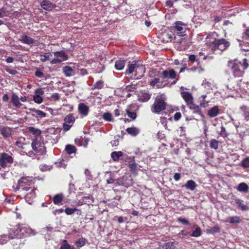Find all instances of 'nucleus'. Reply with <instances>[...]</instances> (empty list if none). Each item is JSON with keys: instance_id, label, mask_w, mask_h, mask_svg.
<instances>
[{"instance_id": "obj_29", "label": "nucleus", "mask_w": 249, "mask_h": 249, "mask_svg": "<svg viewBox=\"0 0 249 249\" xmlns=\"http://www.w3.org/2000/svg\"><path fill=\"white\" fill-rule=\"evenodd\" d=\"M63 72L66 76H71L74 75L73 70L70 66H65L63 69Z\"/></svg>"}, {"instance_id": "obj_27", "label": "nucleus", "mask_w": 249, "mask_h": 249, "mask_svg": "<svg viewBox=\"0 0 249 249\" xmlns=\"http://www.w3.org/2000/svg\"><path fill=\"white\" fill-rule=\"evenodd\" d=\"M53 57V54L50 53H45L44 54H40V60L41 61L44 62L47 60H51V61Z\"/></svg>"}, {"instance_id": "obj_8", "label": "nucleus", "mask_w": 249, "mask_h": 249, "mask_svg": "<svg viewBox=\"0 0 249 249\" xmlns=\"http://www.w3.org/2000/svg\"><path fill=\"white\" fill-rule=\"evenodd\" d=\"M13 162V158L6 153H3L0 157V165L2 167L9 166Z\"/></svg>"}, {"instance_id": "obj_45", "label": "nucleus", "mask_w": 249, "mask_h": 249, "mask_svg": "<svg viewBox=\"0 0 249 249\" xmlns=\"http://www.w3.org/2000/svg\"><path fill=\"white\" fill-rule=\"evenodd\" d=\"M220 231V227L218 226H215L210 229L207 230V233H212L219 232Z\"/></svg>"}, {"instance_id": "obj_10", "label": "nucleus", "mask_w": 249, "mask_h": 249, "mask_svg": "<svg viewBox=\"0 0 249 249\" xmlns=\"http://www.w3.org/2000/svg\"><path fill=\"white\" fill-rule=\"evenodd\" d=\"M175 24L174 28L178 36H184L186 28V25L180 21H176Z\"/></svg>"}, {"instance_id": "obj_24", "label": "nucleus", "mask_w": 249, "mask_h": 249, "mask_svg": "<svg viewBox=\"0 0 249 249\" xmlns=\"http://www.w3.org/2000/svg\"><path fill=\"white\" fill-rule=\"evenodd\" d=\"M126 131L132 136H136L140 133V130L136 127H131L127 128Z\"/></svg>"}, {"instance_id": "obj_5", "label": "nucleus", "mask_w": 249, "mask_h": 249, "mask_svg": "<svg viewBox=\"0 0 249 249\" xmlns=\"http://www.w3.org/2000/svg\"><path fill=\"white\" fill-rule=\"evenodd\" d=\"M33 149L39 155H44L46 154V150L43 142L37 139H34L32 143Z\"/></svg>"}, {"instance_id": "obj_40", "label": "nucleus", "mask_w": 249, "mask_h": 249, "mask_svg": "<svg viewBox=\"0 0 249 249\" xmlns=\"http://www.w3.org/2000/svg\"><path fill=\"white\" fill-rule=\"evenodd\" d=\"M202 85L207 91H209L212 89V84L211 82L207 81L206 80H203Z\"/></svg>"}, {"instance_id": "obj_52", "label": "nucleus", "mask_w": 249, "mask_h": 249, "mask_svg": "<svg viewBox=\"0 0 249 249\" xmlns=\"http://www.w3.org/2000/svg\"><path fill=\"white\" fill-rule=\"evenodd\" d=\"M76 210H77L76 208H67L65 210V212L67 215H71L75 212Z\"/></svg>"}, {"instance_id": "obj_21", "label": "nucleus", "mask_w": 249, "mask_h": 249, "mask_svg": "<svg viewBox=\"0 0 249 249\" xmlns=\"http://www.w3.org/2000/svg\"><path fill=\"white\" fill-rule=\"evenodd\" d=\"M235 203L238 207L243 211H246L248 210V207L247 205L244 204V201L239 198H236L235 199Z\"/></svg>"}, {"instance_id": "obj_23", "label": "nucleus", "mask_w": 249, "mask_h": 249, "mask_svg": "<svg viewBox=\"0 0 249 249\" xmlns=\"http://www.w3.org/2000/svg\"><path fill=\"white\" fill-rule=\"evenodd\" d=\"M236 189L240 192L247 193L249 190V187L246 183L242 182L238 184Z\"/></svg>"}, {"instance_id": "obj_39", "label": "nucleus", "mask_w": 249, "mask_h": 249, "mask_svg": "<svg viewBox=\"0 0 249 249\" xmlns=\"http://www.w3.org/2000/svg\"><path fill=\"white\" fill-rule=\"evenodd\" d=\"M63 198V196L62 194H57L53 197V201L55 204H59Z\"/></svg>"}, {"instance_id": "obj_17", "label": "nucleus", "mask_w": 249, "mask_h": 249, "mask_svg": "<svg viewBox=\"0 0 249 249\" xmlns=\"http://www.w3.org/2000/svg\"><path fill=\"white\" fill-rule=\"evenodd\" d=\"M78 110L81 114L86 116L88 115L89 109L87 106L84 103H80L78 105Z\"/></svg>"}, {"instance_id": "obj_36", "label": "nucleus", "mask_w": 249, "mask_h": 249, "mask_svg": "<svg viewBox=\"0 0 249 249\" xmlns=\"http://www.w3.org/2000/svg\"><path fill=\"white\" fill-rule=\"evenodd\" d=\"M87 242L85 238L82 237L77 239L75 242V245L77 248H81L83 247Z\"/></svg>"}, {"instance_id": "obj_58", "label": "nucleus", "mask_w": 249, "mask_h": 249, "mask_svg": "<svg viewBox=\"0 0 249 249\" xmlns=\"http://www.w3.org/2000/svg\"><path fill=\"white\" fill-rule=\"evenodd\" d=\"M56 166L59 167L65 168L66 167V164L64 162V160H62L58 163H56Z\"/></svg>"}, {"instance_id": "obj_3", "label": "nucleus", "mask_w": 249, "mask_h": 249, "mask_svg": "<svg viewBox=\"0 0 249 249\" xmlns=\"http://www.w3.org/2000/svg\"><path fill=\"white\" fill-rule=\"evenodd\" d=\"M165 101V97L164 95L161 94L157 96L151 107L152 112L159 114L161 111L164 110L167 106V103Z\"/></svg>"}, {"instance_id": "obj_61", "label": "nucleus", "mask_w": 249, "mask_h": 249, "mask_svg": "<svg viewBox=\"0 0 249 249\" xmlns=\"http://www.w3.org/2000/svg\"><path fill=\"white\" fill-rule=\"evenodd\" d=\"M35 75L36 76L39 78H42L44 76L43 72L40 71H36L35 72Z\"/></svg>"}, {"instance_id": "obj_25", "label": "nucleus", "mask_w": 249, "mask_h": 249, "mask_svg": "<svg viewBox=\"0 0 249 249\" xmlns=\"http://www.w3.org/2000/svg\"><path fill=\"white\" fill-rule=\"evenodd\" d=\"M189 108L193 110L194 113H198L201 115L202 117H204V115L202 114L201 109L199 107L193 103V102L188 105Z\"/></svg>"}, {"instance_id": "obj_26", "label": "nucleus", "mask_w": 249, "mask_h": 249, "mask_svg": "<svg viewBox=\"0 0 249 249\" xmlns=\"http://www.w3.org/2000/svg\"><path fill=\"white\" fill-rule=\"evenodd\" d=\"M20 40L22 42L28 45L32 44L35 42L33 38L26 35L22 36L21 37Z\"/></svg>"}, {"instance_id": "obj_20", "label": "nucleus", "mask_w": 249, "mask_h": 249, "mask_svg": "<svg viewBox=\"0 0 249 249\" xmlns=\"http://www.w3.org/2000/svg\"><path fill=\"white\" fill-rule=\"evenodd\" d=\"M11 102L13 105L17 108H19L22 106V104L20 102L19 98L15 93L12 94Z\"/></svg>"}, {"instance_id": "obj_1", "label": "nucleus", "mask_w": 249, "mask_h": 249, "mask_svg": "<svg viewBox=\"0 0 249 249\" xmlns=\"http://www.w3.org/2000/svg\"><path fill=\"white\" fill-rule=\"evenodd\" d=\"M33 184V178L30 177H23L18 181V185L15 189L16 191L21 189L22 191H29L31 190L29 193L26 194V199L34 198L35 196V193L31 189V186Z\"/></svg>"}, {"instance_id": "obj_47", "label": "nucleus", "mask_w": 249, "mask_h": 249, "mask_svg": "<svg viewBox=\"0 0 249 249\" xmlns=\"http://www.w3.org/2000/svg\"><path fill=\"white\" fill-rule=\"evenodd\" d=\"M103 119L108 122L112 121V116L111 113L108 112H106L103 115Z\"/></svg>"}, {"instance_id": "obj_38", "label": "nucleus", "mask_w": 249, "mask_h": 249, "mask_svg": "<svg viewBox=\"0 0 249 249\" xmlns=\"http://www.w3.org/2000/svg\"><path fill=\"white\" fill-rule=\"evenodd\" d=\"M241 109L243 112V116L245 119L248 121L249 120V108L245 106H243L241 107Z\"/></svg>"}, {"instance_id": "obj_15", "label": "nucleus", "mask_w": 249, "mask_h": 249, "mask_svg": "<svg viewBox=\"0 0 249 249\" xmlns=\"http://www.w3.org/2000/svg\"><path fill=\"white\" fill-rule=\"evenodd\" d=\"M181 95L188 106L193 102V97L191 93L186 91H181Z\"/></svg>"}, {"instance_id": "obj_63", "label": "nucleus", "mask_w": 249, "mask_h": 249, "mask_svg": "<svg viewBox=\"0 0 249 249\" xmlns=\"http://www.w3.org/2000/svg\"><path fill=\"white\" fill-rule=\"evenodd\" d=\"M52 98L54 100H58L60 99V96L57 93H54L52 95Z\"/></svg>"}, {"instance_id": "obj_22", "label": "nucleus", "mask_w": 249, "mask_h": 249, "mask_svg": "<svg viewBox=\"0 0 249 249\" xmlns=\"http://www.w3.org/2000/svg\"><path fill=\"white\" fill-rule=\"evenodd\" d=\"M29 110L35 113L32 114V116L33 117H39L40 118H42L46 116V113L40 110L36 109L35 108H30Z\"/></svg>"}, {"instance_id": "obj_59", "label": "nucleus", "mask_w": 249, "mask_h": 249, "mask_svg": "<svg viewBox=\"0 0 249 249\" xmlns=\"http://www.w3.org/2000/svg\"><path fill=\"white\" fill-rule=\"evenodd\" d=\"M127 218L126 217L120 216L118 218V221L119 223H122L127 221Z\"/></svg>"}, {"instance_id": "obj_54", "label": "nucleus", "mask_w": 249, "mask_h": 249, "mask_svg": "<svg viewBox=\"0 0 249 249\" xmlns=\"http://www.w3.org/2000/svg\"><path fill=\"white\" fill-rule=\"evenodd\" d=\"M35 93L36 95L41 96L44 93V91L41 88H38L35 90Z\"/></svg>"}, {"instance_id": "obj_4", "label": "nucleus", "mask_w": 249, "mask_h": 249, "mask_svg": "<svg viewBox=\"0 0 249 249\" xmlns=\"http://www.w3.org/2000/svg\"><path fill=\"white\" fill-rule=\"evenodd\" d=\"M128 67V73L131 74L135 72V75L137 76L138 78L142 77L145 72V69L144 66L138 63L129 64Z\"/></svg>"}, {"instance_id": "obj_56", "label": "nucleus", "mask_w": 249, "mask_h": 249, "mask_svg": "<svg viewBox=\"0 0 249 249\" xmlns=\"http://www.w3.org/2000/svg\"><path fill=\"white\" fill-rule=\"evenodd\" d=\"M127 114L129 117L132 119L133 120L135 119L136 118V113L134 112H131L129 111H127Z\"/></svg>"}, {"instance_id": "obj_44", "label": "nucleus", "mask_w": 249, "mask_h": 249, "mask_svg": "<svg viewBox=\"0 0 249 249\" xmlns=\"http://www.w3.org/2000/svg\"><path fill=\"white\" fill-rule=\"evenodd\" d=\"M60 249H75V248L69 244L67 241L65 240L61 246Z\"/></svg>"}, {"instance_id": "obj_31", "label": "nucleus", "mask_w": 249, "mask_h": 249, "mask_svg": "<svg viewBox=\"0 0 249 249\" xmlns=\"http://www.w3.org/2000/svg\"><path fill=\"white\" fill-rule=\"evenodd\" d=\"M226 221L229 222L231 224H238L240 222L241 219L238 216H231L228 218V220Z\"/></svg>"}, {"instance_id": "obj_16", "label": "nucleus", "mask_w": 249, "mask_h": 249, "mask_svg": "<svg viewBox=\"0 0 249 249\" xmlns=\"http://www.w3.org/2000/svg\"><path fill=\"white\" fill-rule=\"evenodd\" d=\"M40 6L46 11H50L54 8V5L49 0H44L40 3Z\"/></svg>"}, {"instance_id": "obj_14", "label": "nucleus", "mask_w": 249, "mask_h": 249, "mask_svg": "<svg viewBox=\"0 0 249 249\" xmlns=\"http://www.w3.org/2000/svg\"><path fill=\"white\" fill-rule=\"evenodd\" d=\"M241 49L243 51L248 52V53H246L245 55L247 56L246 58L243 59L242 63H241V67L243 68V69H246L249 66V48H246L243 46V45H241Z\"/></svg>"}, {"instance_id": "obj_7", "label": "nucleus", "mask_w": 249, "mask_h": 249, "mask_svg": "<svg viewBox=\"0 0 249 249\" xmlns=\"http://www.w3.org/2000/svg\"><path fill=\"white\" fill-rule=\"evenodd\" d=\"M54 58L51 61L52 64H56L64 61L68 59V55L63 51L53 52Z\"/></svg>"}, {"instance_id": "obj_6", "label": "nucleus", "mask_w": 249, "mask_h": 249, "mask_svg": "<svg viewBox=\"0 0 249 249\" xmlns=\"http://www.w3.org/2000/svg\"><path fill=\"white\" fill-rule=\"evenodd\" d=\"M241 63L238 61H231L229 63V67L231 69L235 77H240L243 73L240 69Z\"/></svg>"}, {"instance_id": "obj_53", "label": "nucleus", "mask_w": 249, "mask_h": 249, "mask_svg": "<svg viewBox=\"0 0 249 249\" xmlns=\"http://www.w3.org/2000/svg\"><path fill=\"white\" fill-rule=\"evenodd\" d=\"M129 167L133 172L136 171L137 169V164L134 162H129Z\"/></svg>"}, {"instance_id": "obj_57", "label": "nucleus", "mask_w": 249, "mask_h": 249, "mask_svg": "<svg viewBox=\"0 0 249 249\" xmlns=\"http://www.w3.org/2000/svg\"><path fill=\"white\" fill-rule=\"evenodd\" d=\"M40 170L42 171H46L50 169V167L48 165L45 164L40 165L39 166Z\"/></svg>"}, {"instance_id": "obj_55", "label": "nucleus", "mask_w": 249, "mask_h": 249, "mask_svg": "<svg viewBox=\"0 0 249 249\" xmlns=\"http://www.w3.org/2000/svg\"><path fill=\"white\" fill-rule=\"evenodd\" d=\"M107 184H118V185H121L122 184L118 182V180H116L112 178H110L109 179L107 180Z\"/></svg>"}, {"instance_id": "obj_11", "label": "nucleus", "mask_w": 249, "mask_h": 249, "mask_svg": "<svg viewBox=\"0 0 249 249\" xmlns=\"http://www.w3.org/2000/svg\"><path fill=\"white\" fill-rule=\"evenodd\" d=\"M162 77L163 79L170 78L174 79L176 78V73L173 69H169L168 70H164L161 72Z\"/></svg>"}, {"instance_id": "obj_60", "label": "nucleus", "mask_w": 249, "mask_h": 249, "mask_svg": "<svg viewBox=\"0 0 249 249\" xmlns=\"http://www.w3.org/2000/svg\"><path fill=\"white\" fill-rule=\"evenodd\" d=\"M220 134L221 136L224 137L225 136H226V129L225 128L222 126L221 127V131L220 132Z\"/></svg>"}, {"instance_id": "obj_33", "label": "nucleus", "mask_w": 249, "mask_h": 249, "mask_svg": "<svg viewBox=\"0 0 249 249\" xmlns=\"http://www.w3.org/2000/svg\"><path fill=\"white\" fill-rule=\"evenodd\" d=\"M150 86L154 87L156 86L158 88H161L163 87L162 84L160 83L159 78H155L153 79L150 83Z\"/></svg>"}, {"instance_id": "obj_9", "label": "nucleus", "mask_w": 249, "mask_h": 249, "mask_svg": "<svg viewBox=\"0 0 249 249\" xmlns=\"http://www.w3.org/2000/svg\"><path fill=\"white\" fill-rule=\"evenodd\" d=\"M75 121L74 117L71 114L67 115L64 118V123L63 124V130L67 131L70 129Z\"/></svg>"}, {"instance_id": "obj_13", "label": "nucleus", "mask_w": 249, "mask_h": 249, "mask_svg": "<svg viewBox=\"0 0 249 249\" xmlns=\"http://www.w3.org/2000/svg\"><path fill=\"white\" fill-rule=\"evenodd\" d=\"M217 43L218 49L221 51H225L230 46V43L223 38L218 39Z\"/></svg>"}, {"instance_id": "obj_50", "label": "nucleus", "mask_w": 249, "mask_h": 249, "mask_svg": "<svg viewBox=\"0 0 249 249\" xmlns=\"http://www.w3.org/2000/svg\"><path fill=\"white\" fill-rule=\"evenodd\" d=\"M241 165L244 168H249V157L244 159L242 160Z\"/></svg>"}, {"instance_id": "obj_35", "label": "nucleus", "mask_w": 249, "mask_h": 249, "mask_svg": "<svg viewBox=\"0 0 249 249\" xmlns=\"http://www.w3.org/2000/svg\"><path fill=\"white\" fill-rule=\"evenodd\" d=\"M29 131L30 133L32 134L36 137L39 136L41 134V131L39 129L33 127H29Z\"/></svg>"}, {"instance_id": "obj_37", "label": "nucleus", "mask_w": 249, "mask_h": 249, "mask_svg": "<svg viewBox=\"0 0 249 249\" xmlns=\"http://www.w3.org/2000/svg\"><path fill=\"white\" fill-rule=\"evenodd\" d=\"M10 233H12L10 232L9 236H7V235L5 234L0 236V244H4L8 241L9 239H12L10 236Z\"/></svg>"}, {"instance_id": "obj_48", "label": "nucleus", "mask_w": 249, "mask_h": 249, "mask_svg": "<svg viewBox=\"0 0 249 249\" xmlns=\"http://www.w3.org/2000/svg\"><path fill=\"white\" fill-rule=\"evenodd\" d=\"M33 101L38 104H40L43 102V98L41 96L37 95H34Z\"/></svg>"}, {"instance_id": "obj_64", "label": "nucleus", "mask_w": 249, "mask_h": 249, "mask_svg": "<svg viewBox=\"0 0 249 249\" xmlns=\"http://www.w3.org/2000/svg\"><path fill=\"white\" fill-rule=\"evenodd\" d=\"M244 38L249 40V28H248L244 35Z\"/></svg>"}, {"instance_id": "obj_2", "label": "nucleus", "mask_w": 249, "mask_h": 249, "mask_svg": "<svg viewBox=\"0 0 249 249\" xmlns=\"http://www.w3.org/2000/svg\"><path fill=\"white\" fill-rule=\"evenodd\" d=\"M36 233V232L35 230L25 226L23 224H19L17 225V228L15 229L14 233H10V236L12 238H14L15 237L21 238L35 235Z\"/></svg>"}, {"instance_id": "obj_41", "label": "nucleus", "mask_w": 249, "mask_h": 249, "mask_svg": "<svg viewBox=\"0 0 249 249\" xmlns=\"http://www.w3.org/2000/svg\"><path fill=\"white\" fill-rule=\"evenodd\" d=\"M163 249H175V242H169L167 243H165L164 245L162 246Z\"/></svg>"}, {"instance_id": "obj_46", "label": "nucleus", "mask_w": 249, "mask_h": 249, "mask_svg": "<svg viewBox=\"0 0 249 249\" xmlns=\"http://www.w3.org/2000/svg\"><path fill=\"white\" fill-rule=\"evenodd\" d=\"M210 146L211 148L217 149L218 147V142L215 139H212L211 140L210 143Z\"/></svg>"}, {"instance_id": "obj_12", "label": "nucleus", "mask_w": 249, "mask_h": 249, "mask_svg": "<svg viewBox=\"0 0 249 249\" xmlns=\"http://www.w3.org/2000/svg\"><path fill=\"white\" fill-rule=\"evenodd\" d=\"M0 133L5 139L12 136V128L8 126H3L0 128Z\"/></svg>"}, {"instance_id": "obj_34", "label": "nucleus", "mask_w": 249, "mask_h": 249, "mask_svg": "<svg viewBox=\"0 0 249 249\" xmlns=\"http://www.w3.org/2000/svg\"><path fill=\"white\" fill-rule=\"evenodd\" d=\"M65 150L68 154H71L76 152V148L72 145L68 144L66 146Z\"/></svg>"}, {"instance_id": "obj_42", "label": "nucleus", "mask_w": 249, "mask_h": 249, "mask_svg": "<svg viewBox=\"0 0 249 249\" xmlns=\"http://www.w3.org/2000/svg\"><path fill=\"white\" fill-rule=\"evenodd\" d=\"M202 231L201 229L197 227L191 234V236L195 237H198L201 235Z\"/></svg>"}, {"instance_id": "obj_51", "label": "nucleus", "mask_w": 249, "mask_h": 249, "mask_svg": "<svg viewBox=\"0 0 249 249\" xmlns=\"http://www.w3.org/2000/svg\"><path fill=\"white\" fill-rule=\"evenodd\" d=\"M178 221L183 225H188L190 224L189 221L187 219L182 217L178 218Z\"/></svg>"}, {"instance_id": "obj_49", "label": "nucleus", "mask_w": 249, "mask_h": 249, "mask_svg": "<svg viewBox=\"0 0 249 249\" xmlns=\"http://www.w3.org/2000/svg\"><path fill=\"white\" fill-rule=\"evenodd\" d=\"M210 47L213 51L216 50L217 49H218L217 40H215L213 42L211 43Z\"/></svg>"}, {"instance_id": "obj_28", "label": "nucleus", "mask_w": 249, "mask_h": 249, "mask_svg": "<svg viewBox=\"0 0 249 249\" xmlns=\"http://www.w3.org/2000/svg\"><path fill=\"white\" fill-rule=\"evenodd\" d=\"M125 66V61L122 59H119L116 61L115 64V68L118 70H122Z\"/></svg>"}, {"instance_id": "obj_30", "label": "nucleus", "mask_w": 249, "mask_h": 249, "mask_svg": "<svg viewBox=\"0 0 249 249\" xmlns=\"http://www.w3.org/2000/svg\"><path fill=\"white\" fill-rule=\"evenodd\" d=\"M123 152L121 151H114L111 153V157L112 160L115 161H118L119 158L123 156Z\"/></svg>"}, {"instance_id": "obj_18", "label": "nucleus", "mask_w": 249, "mask_h": 249, "mask_svg": "<svg viewBox=\"0 0 249 249\" xmlns=\"http://www.w3.org/2000/svg\"><path fill=\"white\" fill-rule=\"evenodd\" d=\"M220 109L217 106H214L211 108L208 111V115L211 118H213L218 115L219 113Z\"/></svg>"}, {"instance_id": "obj_62", "label": "nucleus", "mask_w": 249, "mask_h": 249, "mask_svg": "<svg viewBox=\"0 0 249 249\" xmlns=\"http://www.w3.org/2000/svg\"><path fill=\"white\" fill-rule=\"evenodd\" d=\"M189 60L191 62H194L196 61V56L194 54H191L189 57Z\"/></svg>"}, {"instance_id": "obj_32", "label": "nucleus", "mask_w": 249, "mask_h": 249, "mask_svg": "<svg viewBox=\"0 0 249 249\" xmlns=\"http://www.w3.org/2000/svg\"><path fill=\"white\" fill-rule=\"evenodd\" d=\"M151 97V95L148 93H142L141 95L139 96V100L142 102H146L148 101Z\"/></svg>"}, {"instance_id": "obj_19", "label": "nucleus", "mask_w": 249, "mask_h": 249, "mask_svg": "<svg viewBox=\"0 0 249 249\" xmlns=\"http://www.w3.org/2000/svg\"><path fill=\"white\" fill-rule=\"evenodd\" d=\"M196 183L193 180H188L183 186L188 190L193 191L197 187Z\"/></svg>"}, {"instance_id": "obj_43", "label": "nucleus", "mask_w": 249, "mask_h": 249, "mask_svg": "<svg viewBox=\"0 0 249 249\" xmlns=\"http://www.w3.org/2000/svg\"><path fill=\"white\" fill-rule=\"evenodd\" d=\"M104 85V82L102 80L97 81L92 86V89H101Z\"/></svg>"}]
</instances>
